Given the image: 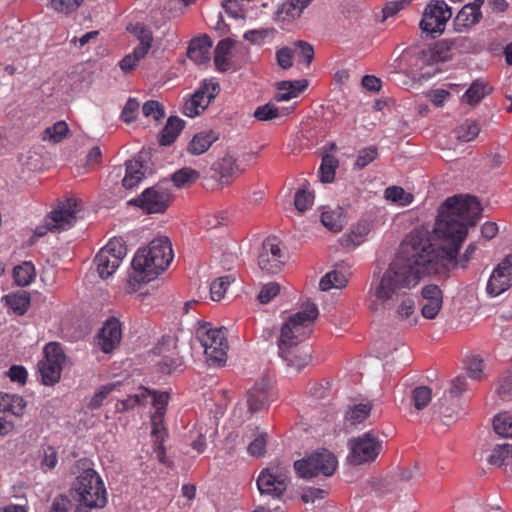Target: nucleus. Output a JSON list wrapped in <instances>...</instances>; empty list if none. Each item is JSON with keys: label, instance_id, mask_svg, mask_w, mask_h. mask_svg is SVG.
Listing matches in <instances>:
<instances>
[{"label": "nucleus", "instance_id": "nucleus-1", "mask_svg": "<svg viewBox=\"0 0 512 512\" xmlns=\"http://www.w3.org/2000/svg\"><path fill=\"white\" fill-rule=\"evenodd\" d=\"M429 243L418 236H407L388 267L372 279L368 290L370 310L392 309L394 317L407 327L418 323L415 299L411 293L422 279L431 274L439 261Z\"/></svg>", "mask_w": 512, "mask_h": 512}, {"label": "nucleus", "instance_id": "nucleus-2", "mask_svg": "<svg viewBox=\"0 0 512 512\" xmlns=\"http://www.w3.org/2000/svg\"><path fill=\"white\" fill-rule=\"evenodd\" d=\"M481 215V207L476 197L456 195L448 198L439 208L434 227L440 244L433 243L427 232L413 231L408 236H418L430 245L429 250L440 258L431 269V274L460 266L465 268L476 251V245L471 243L462 257L458 258V250L465 240L468 227L476 224Z\"/></svg>", "mask_w": 512, "mask_h": 512}, {"label": "nucleus", "instance_id": "nucleus-3", "mask_svg": "<svg viewBox=\"0 0 512 512\" xmlns=\"http://www.w3.org/2000/svg\"><path fill=\"white\" fill-rule=\"evenodd\" d=\"M318 315L317 305L307 300L301 310L290 315L281 327L278 354L288 367L297 372L311 360L309 351L303 349L301 344L311 336Z\"/></svg>", "mask_w": 512, "mask_h": 512}, {"label": "nucleus", "instance_id": "nucleus-4", "mask_svg": "<svg viewBox=\"0 0 512 512\" xmlns=\"http://www.w3.org/2000/svg\"><path fill=\"white\" fill-rule=\"evenodd\" d=\"M173 260L169 239L165 236L153 239L146 247L139 248L132 260V272L128 283L133 290L140 283H147L163 272Z\"/></svg>", "mask_w": 512, "mask_h": 512}, {"label": "nucleus", "instance_id": "nucleus-5", "mask_svg": "<svg viewBox=\"0 0 512 512\" xmlns=\"http://www.w3.org/2000/svg\"><path fill=\"white\" fill-rule=\"evenodd\" d=\"M83 471L76 477L70 494L77 507L74 512H88L91 509L102 508L107 503V493L99 474L92 468L86 467L87 462H79Z\"/></svg>", "mask_w": 512, "mask_h": 512}, {"label": "nucleus", "instance_id": "nucleus-6", "mask_svg": "<svg viewBox=\"0 0 512 512\" xmlns=\"http://www.w3.org/2000/svg\"><path fill=\"white\" fill-rule=\"evenodd\" d=\"M196 338L211 364L226 362L228 342L223 327L212 328L209 323L201 324L196 330Z\"/></svg>", "mask_w": 512, "mask_h": 512}, {"label": "nucleus", "instance_id": "nucleus-7", "mask_svg": "<svg viewBox=\"0 0 512 512\" xmlns=\"http://www.w3.org/2000/svg\"><path fill=\"white\" fill-rule=\"evenodd\" d=\"M81 210V204L75 197L60 202L45 218L44 225L35 230L37 236H43L47 231H61L72 227L76 222V214Z\"/></svg>", "mask_w": 512, "mask_h": 512}, {"label": "nucleus", "instance_id": "nucleus-8", "mask_svg": "<svg viewBox=\"0 0 512 512\" xmlns=\"http://www.w3.org/2000/svg\"><path fill=\"white\" fill-rule=\"evenodd\" d=\"M336 457L328 450L322 449L314 452L307 458L294 463V468L301 478H312L319 475L329 477L337 468Z\"/></svg>", "mask_w": 512, "mask_h": 512}, {"label": "nucleus", "instance_id": "nucleus-9", "mask_svg": "<svg viewBox=\"0 0 512 512\" xmlns=\"http://www.w3.org/2000/svg\"><path fill=\"white\" fill-rule=\"evenodd\" d=\"M27 403L17 394L0 393V436L12 433L22 421Z\"/></svg>", "mask_w": 512, "mask_h": 512}, {"label": "nucleus", "instance_id": "nucleus-10", "mask_svg": "<svg viewBox=\"0 0 512 512\" xmlns=\"http://www.w3.org/2000/svg\"><path fill=\"white\" fill-rule=\"evenodd\" d=\"M127 254L126 245L121 238L111 239L95 256L94 263L102 279L110 277L120 266Z\"/></svg>", "mask_w": 512, "mask_h": 512}, {"label": "nucleus", "instance_id": "nucleus-11", "mask_svg": "<svg viewBox=\"0 0 512 512\" xmlns=\"http://www.w3.org/2000/svg\"><path fill=\"white\" fill-rule=\"evenodd\" d=\"M452 17V9L444 0H433L425 8L420 28L433 38L441 35Z\"/></svg>", "mask_w": 512, "mask_h": 512}, {"label": "nucleus", "instance_id": "nucleus-12", "mask_svg": "<svg viewBox=\"0 0 512 512\" xmlns=\"http://www.w3.org/2000/svg\"><path fill=\"white\" fill-rule=\"evenodd\" d=\"M289 483L288 470L280 465H271L262 470L257 478V487L261 495L279 499Z\"/></svg>", "mask_w": 512, "mask_h": 512}, {"label": "nucleus", "instance_id": "nucleus-13", "mask_svg": "<svg viewBox=\"0 0 512 512\" xmlns=\"http://www.w3.org/2000/svg\"><path fill=\"white\" fill-rule=\"evenodd\" d=\"M382 442L374 431H368L348 442L350 461L355 465L374 461L380 450Z\"/></svg>", "mask_w": 512, "mask_h": 512}, {"label": "nucleus", "instance_id": "nucleus-14", "mask_svg": "<svg viewBox=\"0 0 512 512\" xmlns=\"http://www.w3.org/2000/svg\"><path fill=\"white\" fill-rule=\"evenodd\" d=\"M44 359L39 363V371L45 385H53L60 379L65 354L60 344L51 342L44 348Z\"/></svg>", "mask_w": 512, "mask_h": 512}, {"label": "nucleus", "instance_id": "nucleus-15", "mask_svg": "<svg viewBox=\"0 0 512 512\" xmlns=\"http://www.w3.org/2000/svg\"><path fill=\"white\" fill-rule=\"evenodd\" d=\"M285 263V256L277 237H268L263 243L258 256V266L262 271L276 274Z\"/></svg>", "mask_w": 512, "mask_h": 512}, {"label": "nucleus", "instance_id": "nucleus-16", "mask_svg": "<svg viewBox=\"0 0 512 512\" xmlns=\"http://www.w3.org/2000/svg\"><path fill=\"white\" fill-rule=\"evenodd\" d=\"M219 89L218 83L205 80L202 86L190 98L185 100L182 107L183 114L190 118L199 115L215 98Z\"/></svg>", "mask_w": 512, "mask_h": 512}, {"label": "nucleus", "instance_id": "nucleus-17", "mask_svg": "<svg viewBox=\"0 0 512 512\" xmlns=\"http://www.w3.org/2000/svg\"><path fill=\"white\" fill-rule=\"evenodd\" d=\"M512 287V254L505 257L492 271L486 286L489 296L497 297Z\"/></svg>", "mask_w": 512, "mask_h": 512}, {"label": "nucleus", "instance_id": "nucleus-18", "mask_svg": "<svg viewBox=\"0 0 512 512\" xmlns=\"http://www.w3.org/2000/svg\"><path fill=\"white\" fill-rule=\"evenodd\" d=\"M170 200L169 193L161 186L147 188L142 194L129 201L143 209L146 213H163Z\"/></svg>", "mask_w": 512, "mask_h": 512}, {"label": "nucleus", "instance_id": "nucleus-19", "mask_svg": "<svg viewBox=\"0 0 512 512\" xmlns=\"http://www.w3.org/2000/svg\"><path fill=\"white\" fill-rule=\"evenodd\" d=\"M271 387V381L267 378H262L246 392L243 400L254 414L263 410L271 400Z\"/></svg>", "mask_w": 512, "mask_h": 512}, {"label": "nucleus", "instance_id": "nucleus-20", "mask_svg": "<svg viewBox=\"0 0 512 512\" xmlns=\"http://www.w3.org/2000/svg\"><path fill=\"white\" fill-rule=\"evenodd\" d=\"M421 314L425 319L432 320L439 314L443 305V294L439 286L429 284L421 289Z\"/></svg>", "mask_w": 512, "mask_h": 512}, {"label": "nucleus", "instance_id": "nucleus-21", "mask_svg": "<svg viewBox=\"0 0 512 512\" xmlns=\"http://www.w3.org/2000/svg\"><path fill=\"white\" fill-rule=\"evenodd\" d=\"M98 346L104 353H110L122 339L121 324L118 319L112 317L106 320L98 333Z\"/></svg>", "mask_w": 512, "mask_h": 512}, {"label": "nucleus", "instance_id": "nucleus-22", "mask_svg": "<svg viewBox=\"0 0 512 512\" xmlns=\"http://www.w3.org/2000/svg\"><path fill=\"white\" fill-rule=\"evenodd\" d=\"M211 170L213 171L212 177L218 179L222 185L229 184L231 179L240 172L236 158L231 154H226L214 162Z\"/></svg>", "mask_w": 512, "mask_h": 512}, {"label": "nucleus", "instance_id": "nucleus-23", "mask_svg": "<svg viewBox=\"0 0 512 512\" xmlns=\"http://www.w3.org/2000/svg\"><path fill=\"white\" fill-rule=\"evenodd\" d=\"M484 0H474L462 7L455 18V24L459 28H468L478 23L482 17L480 11Z\"/></svg>", "mask_w": 512, "mask_h": 512}, {"label": "nucleus", "instance_id": "nucleus-24", "mask_svg": "<svg viewBox=\"0 0 512 512\" xmlns=\"http://www.w3.org/2000/svg\"><path fill=\"white\" fill-rule=\"evenodd\" d=\"M212 43L207 36L193 39L189 45L187 55L197 64L206 63L210 59Z\"/></svg>", "mask_w": 512, "mask_h": 512}, {"label": "nucleus", "instance_id": "nucleus-25", "mask_svg": "<svg viewBox=\"0 0 512 512\" xmlns=\"http://www.w3.org/2000/svg\"><path fill=\"white\" fill-rule=\"evenodd\" d=\"M308 86L305 79L294 81H281L277 84V93L275 99L278 102L289 101L299 96Z\"/></svg>", "mask_w": 512, "mask_h": 512}, {"label": "nucleus", "instance_id": "nucleus-26", "mask_svg": "<svg viewBox=\"0 0 512 512\" xmlns=\"http://www.w3.org/2000/svg\"><path fill=\"white\" fill-rule=\"evenodd\" d=\"M218 137V133L213 130L201 131L193 136L187 150L192 155H201L211 147Z\"/></svg>", "mask_w": 512, "mask_h": 512}, {"label": "nucleus", "instance_id": "nucleus-27", "mask_svg": "<svg viewBox=\"0 0 512 512\" xmlns=\"http://www.w3.org/2000/svg\"><path fill=\"white\" fill-rule=\"evenodd\" d=\"M144 178L143 164L141 161L129 160L125 163V175L122 178V186L131 190L136 187Z\"/></svg>", "mask_w": 512, "mask_h": 512}, {"label": "nucleus", "instance_id": "nucleus-28", "mask_svg": "<svg viewBox=\"0 0 512 512\" xmlns=\"http://www.w3.org/2000/svg\"><path fill=\"white\" fill-rule=\"evenodd\" d=\"M369 232V224L367 222H360L353 227L350 233L345 234L340 238V243L346 248L359 246L366 240Z\"/></svg>", "mask_w": 512, "mask_h": 512}, {"label": "nucleus", "instance_id": "nucleus-29", "mask_svg": "<svg viewBox=\"0 0 512 512\" xmlns=\"http://www.w3.org/2000/svg\"><path fill=\"white\" fill-rule=\"evenodd\" d=\"M233 43L229 39H222L215 48L214 64L217 70L225 72L230 68V58Z\"/></svg>", "mask_w": 512, "mask_h": 512}, {"label": "nucleus", "instance_id": "nucleus-30", "mask_svg": "<svg viewBox=\"0 0 512 512\" xmlns=\"http://www.w3.org/2000/svg\"><path fill=\"white\" fill-rule=\"evenodd\" d=\"M148 402L149 389L140 387L135 394L128 396L124 400L118 401L116 409L119 412H124L137 406H145Z\"/></svg>", "mask_w": 512, "mask_h": 512}, {"label": "nucleus", "instance_id": "nucleus-31", "mask_svg": "<svg viewBox=\"0 0 512 512\" xmlns=\"http://www.w3.org/2000/svg\"><path fill=\"white\" fill-rule=\"evenodd\" d=\"M184 127V121L178 117H170L161 133L160 143L163 146L172 144Z\"/></svg>", "mask_w": 512, "mask_h": 512}, {"label": "nucleus", "instance_id": "nucleus-32", "mask_svg": "<svg viewBox=\"0 0 512 512\" xmlns=\"http://www.w3.org/2000/svg\"><path fill=\"white\" fill-rule=\"evenodd\" d=\"M372 409L370 402L353 404L345 413V420L351 425L362 423L369 415Z\"/></svg>", "mask_w": 512, "mask_h": 512}, {"label": "nucleus", "instance_id": "nucleus-33", "mask_svg": "<svg viewBox=\"0 0 512 512\" xmlns=\"http://www.w3.org/2000/svg\"><path fill=\"white\" fill-rule=\"evenodd\" d=\"M200 177V173L190 167H184L177 171H175L171 175V180L175 187L183 188L194 182H196Z\"/></svg>", "mask_w": 512, "mask_h": 512}, {"label": "nucleus", "instance_id": "nucleus-34", "mask_svg": "<svg viewBox=\"0 0 512 512\" xmlns=\"http://www.w3.org/2000/svg\"><path fill=\"white\" fill-rule=\"evenodd\" d=\"M347 278L342 272L331 271L326 273L319 282L320 290L329 291L333 288L341 289L347 285Z\"/></svg>", "mask_w": 512, "mask_h": 512}, {"label": "nucleus", "instance_id": "nucleus-35", "mask_svg": "<svg viewBox=\"0 0 512 512\" xmlns=\"http://www.w3.org/2000/svg\"><path fill=\"white\" fill-rule=\"evenodd\" d=\"M5 300L8 307L18 315H23L30 304V297L24 291L8 294L5 296Z\"/></svg>", "mask_w": 512, "mask_h": 512}, {"label": "nucleus", "instance_id": "nucleus-36", "mask_svg": "<svg viewBox=\"0 0 512 512\" xmlns=\"http://www.w3.org/2000/svg\"><path fill=\"white\" fill-rule=\"evenodd\" d=\"M13 276L19 286H28L35 278V268L31 262H24L14 268Z\"/></svg>", "mask_w": 512, "mask_h": 512}, {"label": "nucleus", "instance_id": "nucleus-37", "mask_svg": "<svg viewBox=\"0 0 512 512\" xmlns=\"http://www.w3.org/2000/svg\"><path fill=\"white\" fill-rule=\"evenodd\" d=\"M133 33L135 34L139 41V45L136 47L138 49V53L148 54L149 50L151 49L153 41L151 30L143 24H136L133 28Z\"/></svg>", "mask_w": 512, "mask_h": 512}, {"label": "nucleus", "instance_id": "nucleus-38", "mask_svg": "<svg viewBox=\"0 0 512 512\" xmlns=\"http://www.w3.org/2000/svg\"><path fill=\"white\" fill-rule=\"evenodd\" d=\"M338 167V160L332 155H325L319 169L320 180L323 183H331L335 177V170Z\"/></svg>", "mask_w": 512, "mask_h": 512}, {"label": "nucleus", "instance_id": "nucleus-39", "mask_svg": "<svg viewBox=\"0 0 512 512\" xmlns=\"http://www.w3.org/2000/svg\"><path fill=\"white\" fill-rule=\"evenodd\" d=\"M510 458H512V443H503L493 448L489 456V462L493 465L502 466Z\"/></svg>", "mask_w": 512, "mask_h": 512}, {"label": "nucleus", "instance_id": "nucleus-40", "mask_svg": "<svg viewBox=\"0 0 512 512\" xmlns=\"http://www.w3.org/2000/svg\"><path fill=\"white\" fill-rule=\"evenodd\" d=\"M479 125L472 120H466L455 130L456 138L462 142H469L476 138L479 134Z\"/></svg>", "mask_w": 512, "mask_h": 512}, {"label": "nucleus", "instance_id": "nucleus-41", "mask_svg": "<svg viewBox=\"0 0 512 512\" xmlns=\"http://www.w3.org/2000/svg\"><path fill=\"white\" fill-rule=\"evenodd\" d=\"M323 225L331 231L338 232L343 228V218L340 209L325 210L321 215Z\"/></svg>", "mask_w": 512, "mask_h": 512}, {"label": "nucleus", "instance_id": "nucleus-42", "mask_svg": "<svg viewBox=\"0 0 512 512\" xmlns=\"http://www.w3.org/2000/svg\"><path fill=\"white\" fill-rule=\"evenodd\" d=\"M300 15V10L295 5V1L290 0L278 7L275 12V19L281 22H289L300 17Z\"/></svg>", "mask_w": 512, "mask_h": 512}, {"label": "nucleus", "instance_id": "nucleus-43", "mask_svg": "<svg viewBox=\"0 0 512 512\" xmlns=\"http://www.w3.org/2000/svg\"><path fill=\"white\" fill-rule=\"evenodd\" d=\"M494 431L502 437L512 438V416L508 413H500L493 420Z\"/></svg>", "mask_w": 512, "mask_h": 512}, {"label": "nucleus", "instance_id": "nucleus-44", "mask_svg": "<svg viewBox=\"0 0 512 512\" xmlns=\"http://www.w3.org/2000/svg\"><path fill=\"white\" fill-rule=\"evenodd\" d=\"M69 131L68 125L65 121H58L52 126L45 129L43 133V140H49L53 143L62 141Z\"/></svg>", "mask_w": 512, "mask_h": 512}, {"label": "nucleus", "instance_id": "nucleus-45", "mask_svg": "<svg viewBox=\"0 0 512 512\" xmlns=\"http://www.w3.org/2000/svg\"><path fill=\"white\" fill-rule=\"evenodd\" d=\"M234 281L231 276H222L215 279L210 285V296L213 301H220L224 298V295Z\"/></svg>", "mask_w": 512, "mask_h": 512}, {"label": "nucleus", "instance_id": "nucleus-46", "mask_svg": "<svg viewBox=\"0 0 512 512\" xmlns=\"http://www.w3.org/2000/svg\"><path fill=\"white\" fill-rule=\"evenodd\" d=\"M385 198L401 206H407L413 200V196L410 193L405 192L403 188L397 186L388 187L385 190Z\"/></svg>", "mask_w": 512, "mask_h": 512}, {"label": "nucleus", "instance_id": "nucleus-47", "mask_svg": "<svg viewBox=\"0 0 512 512\" xmlns=\"http://www.w3.org/2000/svg\"><path fill=\"white\" fill-rule=\"evenodd\" d=\"M432 399V391L427 386L416 387L412 391V402L416 409L425 408Z\"/></svg>", "mask_w": 512, "mask_h": 512}, {"label": "nucleus", "instance_id": "nucleus-48", "mask_svg": "<svg viewBox=\"0 0 512 512\" xmlns=\"http://www.w3.org/2000/svg\"><path fill=\"white\" fill-rule=\"evenodd\" d=\"M169 394L167 392H157L149 390V401H151L154 414L164 416L168 405Z\"/></svg>", "mask_w": 512, "mask_h": 512}, {"label": "nucleus", "instance_id": "nucleus-49", "mask_svg": "<svg viewBox=\"0 0 512 512\" xmlns=\"http://www.w3.org/2000/svg\"><path fill=\"white\" fill-rule=\"evenodd\" d=\"M485 95V85L481 82H474L462 96V101L469 105L478 103Z\"/></svg>", "mask_w": 512, "mask_h": 512}, {"label": "nucleus", "instance_id": "nucleus-50", "mask_svg": "<svg viewBox=\"0 0 512 512\" xmlns=\"http://www.w3.org/2000/svg\"><path fill=\"white\" fill-rule=\"evenodd\" d=\"M142 113L146 118H151L155 121H159L165 116L163 106L155 100L145 102L142 107Z\"/></svg>", "mask_w": 512, "mask_h": 512}, {"label": "nucleus", "instance_id": "nucleus-51", "mask_svg": "<svg viewBox=\"0 0 512 512\" xmlns=\"http://www.w3.org/2000/svg\"><path fill=\"white\" fill-rule=\"evenodd\" d=\"M76 507L77 504L72 499L61 495L53 500L48 512H74Z\"/></svg>", "mask_w": 512, "mask_h": 512}, {"label": "nucleus", "instance_id": "nucleus-52", "mask_svg": "<svg viewBox=\"0 0 512 512\" xmlns=\"http://www.w3.org/2000/svg\"><path fill=\"white\" fill-rule=\"evenodd\" d=\"M84 0H51L52 8L63 14H71L75 12Z\"/></svg>", "mask_w": 512, "mask_h": 512}, {"label": "nucleus", "instance_id": "nucleus-53", "mask_svg": "<svg viewBox=\"0 0 512 512\" xmlns=\"http://www.w3.org/2000/svg\"><path fill=\"white\" fill-rule=\"evenodd\" d=\"M466 369L470 378L479 380L483 373V360L477 355H471L467 358Z\"/></svg>", "mask_w": 512, "mask_h": 512}, {"label": "nucleus", "instance_id": "nucleus-54", "mask_svg": "<svg viewBox=\"0 0 512 512\" xmlns=\"http://www.w3.org/2000/svg\"><path fill=\"white\" fill-rule=\"evenodd\" d=\"M450 44L447 41H440L431 49V59L435 62H445L451 58Z\"/></svg>", "mask_w": 512, "mask_h": 512}, {"label": "nucleus", "instance_id": "nucleus-55", "mask_svg": "<svg viewBox=\"0 0 512 512\" xmlns=\"http://www.w3.org/2000/svg\"><path fill=\"white\" fill-rule=\"evenodd\" d=\"M116 384L111 383L100 387L91 398L88 407L90 409H98L106 397L116 388Z\"/></svg>", "mask_w": 512, "mask_h": 512}, {"label": "nucleus", "instance_id": "nucleus-56", "mask_svg": "<svg viewBox=\"0 0 512 512\" xmlns=\"http://www.w3.org/2000/svg\"><path fill=\"white\" fill-rule=\"evenodd\" d=\"M163 18L170 19L182 13V7L178 0H163L159 5Z\"/></svg>", "mask_w": 512, "mask_h": 512}, {"label": "nucleus", "instance_id": "nucleus-57", "mask_svg": "<svg viewBox=\"0 0 512 512\" xmlns=\"http://www.w3.org/2000/svg\"><path fill=\"white\" fill-rule=\"evenodd\" d=\"M40 464L42 469H54L58 463L57 453L51 446L42 449L40 454Z\"/></svg>", "mask_w": 512, "mask_h": 512}, {"label": "nucleus", "instance_id": "nucleus-58", "mask_svg": "<svg viewBox=\"0 0 512 512\" xmlns=\"http://www.w3.org/2000/svg\"><path fill=\"white\" fill-rule=\"evenodd\" d=\"M254 116L260 121H268L279 117V111L274 104L267 103L254 111Z\"/></svg>", "mask_w": 512, "mask_h": 512}, {"label": "nucleus", "instance_id": "nucleus-59", "mask_svg": "<svg viewBox=\"0 0 512 512\" xmlns=\"http://www.w3.org/2000/svg\"><path fill=\"white\" fill-rule=\"evenodd\" d=\"M280 292V285L276 282L265 284L259 292L258 299L262 304L270 302Z\"/></svg>", "mask_w": 512, "mask_h": 512}, {"label": "nucleus", "instance_id": "nucleus-60", "mask_svg": "<svg viewBox=\"0 0 512 512\" xmlns=\"http://www.w3.org/2000/svg\"><path fill=\"white\" fill-rule=\"evenodd\" d=\"M147 54L146 53H142V54H139L138 53V49L137 48H134L133 52L126 55L120 62H119V66L120 68L124 71V72H129L131 71L132 69L135 68V66L137 65V63L143 59Z\"/></svg>", "mask_w": 512, "mask_h": 512}, {"label": "nucleus", "instance_id": "nucleus-61", "mask_svg": "<svg viewBox=\"0 0 512 512\" xmlns=\"http://www.w3.org/2000/svg\"><path fill=\"white\" fill-rule=\"evenodd\" d=\"M313 202V196L305 189H300L296 192L294 198V205L299 212L306 211Z\"/></svg>", "mask_w": 512, "mask_h": 512}, {"label": "nucleus", "instance_id": "nucleus-62", "mask_svg": "<svg viewBox=\"0 0 512 512\" xmlns=\"http://www.w3.org/2000/svg\"><path fill=\"white\" fill-rule=\"evenodd\" d=\"M293 52L296 56L302 57L306 61L307 65H309L314 58L313 47L304 41H297Z\"/></svg>", "mask_w": 512, "mask_h": 512}, {"label": "nucleus", "instance_id": "nucleus-63", "mask_svg": "<svg viewBox=\"0 0 512 512\" xmlns=\"http://www.w3.org/2000/svg\"><path fill=\"white\" fill-rule=\"evenodd\" d=\"M497 393L503 400L512 399V370L501 379Z\"/></svg>", "mask_w": 512, "mask_h": 512}, {"label": "nucleus", "instance_id": "nucleus-64", "mask_svg": "<svg viewBox=\"0 0 512 512\" xmlns=\"http://www.w3.org/2000/svg\"><path fill=\"white\" fill-rule=\"evenodd\" d=\"M377 156V150L369 147L362 149L356 159L355 165L358 169H363L370 164Z\"/></svg>", "mask_w": 512, "mask_h": 512}]
</instances>
